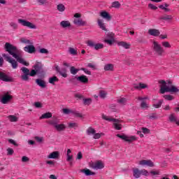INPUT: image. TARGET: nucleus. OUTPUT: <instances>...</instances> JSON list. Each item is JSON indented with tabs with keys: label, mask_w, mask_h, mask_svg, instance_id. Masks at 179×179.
<instances>
[{
	"label": "nucleus",
	"mask_w": 179,
	"mask_h": 179,
	"mask_svg": "<svg viewBox=\"0 0 179 179\" xmlns=\"http://www.w3.org/2000/svg\"><path fill=\"white\" fill-rule=\"evenodd\" d=\"M138 100H139V101H142L141 103V108H149V106L148 105V103H146V101H145V100H148V96H145V97H142V96H138Z\"/></svg>",
	"instance_id": "2eb2a0df"
},
{
	"label": "nucleus",
	"mask_w": 179,
	"mask_h": 179,
	"mask_svg": "<svg viewBox=\"0 0 179 179\" xmlns=\"http://www.w3.org/2000/svg\"><path fill=\"white\" fill-rule=\"evenodd\" d=\"M164 97L165 98V100H168L169 101L174 99V97L171 95H164Z\"/></svg>",
	"instance_id": "bf43d9fd"
},
{
	"label": "nucleus",
	"mask_w": 179,
	"mask_h": 179,
	"mask_svg": "<svg viewBox=\"0 0 179 179\" xmlns=\"http://www.w3.org/2000/svg\"><path fill=\"white\" fill-rule=\"evenodd\" d=\"M55 71H57V72L59 73L61 76H62L63 78H68V74L66 73V72H68V70H66V68L60 69L58 65H55Z\"/></svg>",
	"instance_id": "f8f14e48"
},
{
	"label": "nucleus",
	"mask_w": 179,
	"mask_h": 179,
	"mask_svg": "<svg viewBox=\"0 0 179 179\" xmlns=\"http://www.w3.org/2000/svg\"><path fill=\"white\" fill-rule=\"evenodd\" d=\"M17 22L21 24V26H24L25 27H29V29H37L36 24L23 19H18Z\"/></svg>",
	"instance_id": "39448f33"
},
{
	"label": "nucleus",
	"mask_w": 179,
	"mask_h": 179,
	"mask_svg": "<svg viewBox=\"0 0 179 179\" xmlns=\"http://www.w3.org/2000/svg\"><path fill=\"white\" fill-rule=\"evenodd\" d=\"M15 153V151L12 148L7 149V156H12Z\"/></svg>",
	"instance_id": "4d7b16f0"
},
{
	"label": "nucleus",
	"mask_w": 179,
	"mask_h": 179,
	"mask_svg": "<svg viewBox=\"0 0 179 179\" xmlns=\"http://www.w3.org/2000/svg\"><path fill=\"white\" fill-rule=\"evenodd\" d=\"M73 115H75V117H77L78 118H83V115L82 113H79L78 111L76 110H73Z\"/></svg>",
	"instance_id": "37998d69"
},
{
	"label": "nucleus",
	"mask_w": 179,
	"mask_h": 179,
	"mask_svg": "<svg viewBox=\"0 0 179 179\" xmlns=\"http://www.w3.org/2000/svg\"><path fill=\"white\" fill-rule=\"evenodd\" d=\"M106 96H107V92H106V91L104 90L99 91V97H101V99H106Z\"/></svg>",
	"instance_id": "49530a36"
},
{
	"label": "nucleus",
	"mask_w": 179,
	"mask_h": 179,
	"mask_svg": "<svg viewBox=\"0 0 179 179\" xmlns=\"http://www.w3.org/2000/svg\"><path fill=\"white\" fill-rule=\"evenodd\" d=\"M0 80H2L3 82H8V83L14 82V80L12 78V76L1 71H0Z\"/></svg>",
	"instance_id": "0eeeda50"
},
{
	"label": "nucleus",
	"mask_w": 179,
	"mask_h": 179,
	"mask_svg": "<svg viewBox=\"0 0 179 179\" xmlns=\"http://www.w3.org/2000/svg\"><path fill=\"white\" fill-rule=\"evenodd\" d=\"M52 117V113L48 112V113L43 114L41 116L40 119L41 120L48 119V118H51Z\"/></svg>",
	"instance_id": "c756f323"
},
{
	"label": "nucleus",
	"mask_w": 179,
	"mask_h": 179,
	"mask_svg": "<svg viewBox=\"0 0 179 179\" xmlns=\"http://www.w3.org/2000/svg\"><path fill=\"white\" fill-rule=\"evenodd\" d=\"M8 118L10 120V122H17V117L15 115H8Z\"/></svg>",
	"instance_id": "a19ab883"
},
{
	"label": "nucleus",
	"mask_w": 179,
	"mask_h": 179,
	"mask_svg": "<svg viewBox=\"0 0 179 179\" xmlns=\"http://www.w3.org/2000/svg\"><path fill=\"white\" fill-rule=\"evenodd\" d=\"M13 99V96L10 94H9V92H6L3 96L1 99V103L2 104H8L9 101H10Z\"/></svg>",
	"instance_id": "9b49d317"
},
{
	"label": "nucleus",
	"mask_w": 179,
	"mask_h": 179,
	"mask_svg": "<svg viewBox=\"0 0 179 179\" xmlns=\"http://www.w3.org/2000/svg\"><path fill=\"white\" fill-rule=\"evenodd\" d=\"M76 80L78 82H80V83H83L84 85H86L87 83H89V78L86 76L82 75L78 77H76Z\"/></svg>",
	"instance_id": "dca6fc26"
},
{
	"label": "nucleus",
	"mask_w": 179,
	"mask_h": 179,
	"mask_svg": "<svg viewBox=\"0 0 179 179\" xmlns=\"http://www.w3.org/2000/svg\"><path fill=\"white\" fill-rule=\"evenodd\" d=\"M24 51L29 54H34V52H36V48L33 44L28 45L24 48Z\"/></svg>",
	"instance_id": "4468645a"
},
{
	"label": "nucleus",
	"mask_w": 179,
	"mask_h": 179,
	"mask_svg": "<svg viewBox=\"0 0 179 179\" xmlns=\"http://www.w3.org/2000/svg\"><path fill=\"white\" fill-rule=\"evenodd\" d=\"M21 71L23 72L24 75H29L30 73V70L26 67H22Z\"/></svg>",
	"instance_id": "3c124183"
},
{
	"label": "nucleus",
	"mask_w": 179,
	"mask_h": 179,
	"mask_svg": "<svg viewBox=\"0 0 179 179\" xmlns=\"http://www.w3.org/2000/svg\"><path fill=\"white\" fill-rule=\"evenodd\" d=\"M150 173L152 175V176H159L160 175V172L159 171H151L150 172Z\"/></svg>",
	"instance_id": "0e129e2a"
},
{
	"label": "nucleus",
	"mask_w": 179,
	"mask_h": 179,
	"mask_svg": "<svg viewBox=\"0 0 179 179\" xmlns=\"http://www.w3.org/2000/svg\"><path fill=\"white\" fill-rule=\"evenodd\" d=\"M116 136L117 138H120V139H122V141H124L125 142H129V143H131V142H134V141H136V136H128L124 134H117Z\"/></svg>",
	"instance_id": "423d86ee"
},
{
	"label": "nucleus",
	"mask_w": 179,
	"mask_h": 179,
	"mask_svg": "<svg viewBox=\"0 0 179 179\" xmlns=\"http://www.w3.org/2000/svg\"><path fill=\"white\" fill-rule=\"evenodd\" d=\"M162 104H163V99H161L159 101L158 103H153L152 107H155V108H160Z\"/></svg>",
	"instance_id": "4c0bfd02"
},
{
	"label": "nucleus",
	"mask_w": 179,
	"mask_h": 179,
	"mask_svg": "<svg viewBox=\"0 0 179 179\" xmlns=\"http://www.w3.org/2000/svg\"><path fill=\"white\" fill-rule=\"evenodd\" d=\"M46 164H49V166H55V161L50 160V161H46Z\"/></svg>",
	"instance_id": "338daca9"
},
{
	"label": "nucleus",
	"mask_w": 179,
	"mask_h": 179,
	"mask_svg": "<svg viewBox=\"0 0 179 179\" xmlns=\"http://www.w3.org/2000/svg\"><path fill=\"white\" fill-rule=\"evenodd\" d=\"M98 26L103 30L104 31H107V28H106V24L103 22V20L98 19L97 20Z\"/></svg>",
	"instance_id": "bb28decb"
},
{
	"label": "nucleus",
	"mask_w": 179,
	"mask_h": 179,
	"mask_svg": "<svg viewBox=\"0 0 179 179\" xmlns=\"http://www.w3.org/2000/svg\"><path fill=\"white\" fill-rule=\"evenodd\" d=\"M159 83L164 85L160 89V93L162 94H164L166 92H169L170 93H178V92H179L178 88H177L176 86H171V87H167L164 80H159Z\"/></svg>",
	"instance_id": "f03ea898"
},
{
	"label": "nucleus",
	"mask_w": 179,
	"mask_h": 179,
	"mask_svg": "<svg viewBox=\"0 0 179 179\" xmlns=\"http://www.w3.org/2000/svg\"><path fill=\"white\" fill-rule=\"evenodd\" d=\"M10 27H11L13 30H17V29H19V25L15 22H10Z\"/></svg>",
	"instance_id": "f704fd0d"
},
{
	"label": "nucleus",
	"mask_w": 179,
	"mask_h": 179,
	"mask_svg": "<svg viewBox=\"0 0 179 179\" xmlns=\"http://www.w3.org/2000/svg\"><path fill=\"white\" fill-rule=\"evenodd\" d=\"M90 167L92 169H94L95 170H101V169H104V163L99 160V161H96V162L91 163Z\"/></svg>",
	"instance_id": "9d476101"
},
{
	"label": "nucleus",
	"mask_w": 179,
	"mask_h": 179,
	"mask_svg": "<svg viewBox=\"0 0 179 179\" xmlns=\"http://www.w3.org/2000/svg\"><path fill=\"white\" fill-rule=\"evenodd\" d=\"M8 142H9V143H11L12 145H14V146H16V147L19 146V145L16 143V141H15L12 138L8 139Z\"/></svg>",
	"instance_id": "e2e57ef3"
},
{
	"label": "nucleus",
	"mask_w": 179,
	"mask_h": 179,
	"mask_svg": "<svg viewBox=\"0 0 179 179\" xmlns=\"http://www.w3.org/2000/svg\"><path fill=\"white\" fill-rule=\"evenodd\" d=\"M162 45L163 47H164L165 48H171V45H170V43H169L168 41H164L162 43Z\"/></svg>",
	"instance_id": "8fccbe9b"
},
{
	"label": "nucleus",
	"mask_w": 179,
	"mask_h": 179,
	"mask_svg": "<svg viewBox=\"0 0 179 179\" xmlns=\"http://www.w3.org/2000/svg\"><path fill=\"white\" fill-rule=\"evenodd\" d=\"M152 48L154 52L159 57H163L164 54V49L162 47V45L159 43L157 41H154L152 43Z\"/></svg>",
	"instance_id": "20e7f679"
},
{
	"label": "nucleus",
	"mask_w": 179,
	"mask_h": 179,
	"mask_svg": "<svg viewBox=\"0 0 179 179\" xmlns=\"http://www.w3.org/2000/svg\"><path fill=\"white\" fill-rule=\"evenodd\" d=\"M133 176L135 177V178H139V177H141V171H139L138 169H134L133 170Z\"/></svg>",
	"instance_id": "7c9ffc66"
},
{
	"label": "nucleus",
	"mask_w": 179,
	"mask_h": 179,
	"mask_svg": "<svg viewBox=\"0 0 179 179\" xmlns=\"http://www.w3.org/2000/svg\"><path fill=\"white\" fill-rule=\"evenodd\" d=\"M83 103L85 106H90V104H92V99L89 98L83 99Z\"/></svg>",
	"instance_id": "de8ad7c7"
},
{
	"label": "nucleus",
	"mask_w": 179,
	"mask_h": 179,
	"mask_svg": "<svg viewBox=\"0 0 179 179\" xmlns=\"http://www.w3.org/2000/svg\"><path fill=\"white\" fill-rule=\"evenodd\" d=\"M104 41L109 45H113V43H114V39H105Z\"/></svg>",
	"instance_id": "052dcab7"
},
{
	"label": "nucleus",
	"mask_w": 179,
	"mask_h": 179,
	"mask_svg": "<svg viewBox=\"0 0 179 179\" xmlns=\"http://www.w3.org/2000/svg\"><path fill=\"white\" fill-rule=\"evenodd\" d=\"M37 2L38 5H43V6L48 3V1H47V0H37Z\"/></svg>",
	"instance_id": "864d4df0"
},
{
	"label": "nucleus",
	"mask_w": 179,
	"mask_h": 179,
	"mask_svg": "<svg viewBox=\"0 0 179 179\" xmlns=\"http://www.w3.org/2000/svg\"><path fill=\"white\" fill-rule=\"evenodd\" d=\"M115 123L113 124L114 128L116 129L117 131H120L122 128V125L120 124L121 122L120 120H118V122H114Z\"/></svg>",
	"instance_id": "473e14b6"
},
{
	"label": "nucleus",
	"mask_w": 179,
	"mask_h": 179,
	"mask_svg": "<svg viewBox=\"0 0 179 179\" xmlns=\"http://www.w3.org/2000/svg\"><path fill=\"white\" fill-rule=\"evenodd\" d=\"M117 103H119V104H122V106H125V104H127V99L120 98L117 99Z\"/></svg>",
	"instance_id": "79ce46f5"
},
{
	"label": "nucleus",
	"mask_w": 179,
	"mask_h": 179,
	"mask_svg": "<svg viewBox=\"0 0 179 179\" xmlns=\"http://www.w3.org/2000/svg\"><path fill=\"white\" fill-rule=\"evenodd\" d=\"M161 20H173V16L171 15H164L161 18Z\"/></svg>",
	"instance_id": "a18cd8bd"
},
{
	"label": "nucleus",
	"mask_w": 179,
	"mask_h": 179,
	"mask_svg": "<svg viewBox=\"0 0 179 179\" xmlns=\"http://www.w3.org/2000/svg\"><path fill=\"white\" fill-rule=\"evenodd\" d=\"M49 125H52L57 131V132H62L66 129V126L64 124H59V120L55 118L48 121Z\"/></svg>",
	"instance_id": "7ed1b4c3"
},
{
	"label": "nucleus",
	"mask_w": 179,
	"mask_h": 179,
	"mask_svg": "<svg viewBox=\"0 0 179 179\" xmlns=\"http://www.w3.org/2000/svg\"><path fill=\"white\" fill-rule=\"evenodd\" d=\"M102 119L106 121H113V122H118V120L114 118H108L104 114L102 115Z\"/></svg>",
	"instance_id": "72a5a7b5"
},
{
	"label": "nucleus",
	"mask_w": 179,
	"mask_h": 179,
	"mask_svg": "<svg viewBox=\"0 0 179 179\" xmlns=\"http://www.w3.org/2000/svg\"><path fill=\"white\" fill-rule=\"evenodd\" d=\"M134 87L137 90H141V89H146V87H148V85L140 83L138 84H134Z\"/></svg>",
	"instance_id": "5701e85b"
},
{
	"label": "nucleus",
	"mask_w": 179,
	"mask_h": 179,
	"mask_svg": "<svg viewBox=\"0 0 179 179\" xmlns=\"http://www.w3.org/2000/svg\"><path fill=\"white\" fill-rule=\"evenodd\" d=\"M169 120L170 122H176V125H179V120L176 116V113H171L169 117Z\"/></svg>",
	"instance_id": "6ab92c4d"
},
{
	"label": "nucleus",
	"mask_w": 179,
	"mask_h": 179,
	"mask_svg": "<svg viewBox=\"0 0 179 179\" xmlns=\"http://www.w3.org/2000/svg\"><path fill=\"white\" fill-rule=\"evenodd\" d=\"M148 8L150 9H151L152 10H157V6H155V4H152V3H149L148 4Z\"/></svg>",
	"instance_id": "13d9d810"
},
{
	"label": "nucleus",
	"mask_w": 179,
	"mask_h": 179,
	"mask_svg": "<svg viewBox=\"0 0 179 179\" xmlns=\"http://www.w3.org/2000/svg\"><path fill=\"white\" fill-rule=\"evenodd\" d=\"M148 34H150V36H154V37H157L160 36V31L156 29H150L148 30Z\"/></svg>",
	"instance_id": "aec40b11"
},
{
	"label": "nucleus",
	"mask_w": 179,
	"mask_h": 179,
	"mask_svg": "<svg viewBox=\"0 0 179 179\" xmlns=\"http://www.w3.org/2000/svg\"><path fill=\"white\" fill-rule=\"evenodd\" d=\"M101 17H103V19H105V20H107L108 22H110L111 20V15L108 12L103 10L100 13Z\"/></svg>",
	"instance_id": "f3484780"
},
{
	"label": "nucleus",
	"mask_w": 179,
	"mask_h": 179,
	"mask_svg": "<svg viewBox=\"0 0 179 179\" xmlns=\"http://www.w3.org/2000/svg\"><path fill=\"white\" fill-rule=\"evenodd\" d=\"M59 157V152L58 151L52 152L48 156V159H58Z\"/></svg>",
	"instance_id": "b1692460"
},
{
	"label": "nucleus",
	"mask_w": 179,
	"mask_h": 179,
	"mask_svg": "<svg viewBox=\"0 0 179 179\" xmlns=\"http://www.w3.org/2000/svg\"><path fill=\"white\" fill-rule=\"evenodd\" d=\"M29 74H24V75H22V76H21V79H22V80H25V81L29 80Z\"/></svg>",
	"instance_id": "680f3d73"
},
{
	"label": "nucleus",
	"mask_w": 179,
	"mask_h": 179,
	"mask_svg": "<svg viewBox=\"0 0 179 179\" xmlns=\"http://www.w3.org/2000/svg\"><path fill=\"white\" fill-rule=\"evenodd\" d=\"M69 52L71 55H78V50H76V49H75L73 48H69Z\"/></svg>",
	"instance_id": "e433bc0d"
},
{
	"label": "nucleus",
	"mask_w": 179,
	"mask_h": 179,
	"mask_svg": "<svg viewBox=\"0 0 179 179\" xmlns=\"http://www.w3.org/2000/svg\"><path fill=\"white\" fill-rule=\"evenodd\" d=\"M38 52H40V54H49V51L48 50H47L46 48H41L39 50H38Z\"/></svg>",
	"instance_id": "5fc2aeb1"
},
{
	"label": "nucleus",
	"mask_w": 179,
	"mask_h": 179,
	"mask_svg": "<svg viewBox=\"0 0 179 179\" xmlns=\"http://www.w3.org/2000/svg\"><path fill=\"white\" fill-rule=\"evenodd\" d=\"M69 128H78L79 127V124L76 122H69L68 123Z\"/></svg>",
	"instance_id": "c03bdc74"
},
{
	"label": "nucleus",
	"mask_w": 179,
	"mask_h": 179,
	"mask_svg": "<svg viewBox=\"0 0 179 179\" xmlns=\"http://www.w3.org/2000/svg\"><path fill=\"white\" fill-rule=\"evenodd\" d=\"M36 85H38V86H40V87H42V89L47 87L45 81H44L43 80H41L40 78H38L36 80Z\"/></svg>",
	"instance_id": "4be33fe9"
},
{
	"label": "nucleus",
	"mask_w": 179,
	"mask_h": 179,
	"mask_svg": "<svg viewBox=\"0 0 179 179\" xmlns=\"http://www.w3.org/2000/svg\"><path fill=\"white\" fill-rule=\"evenodd\" d=\"M59 79L57 78V76H53L52 78H49V83H50V85H55V82H59Z\"/></svg>",
	"instance_id": "2f4dec72"
},
{
	"label": "nucleus",
	"mask_w": 179,
	"mask_h": 179,
	"mask_svg": "<svg viewBox=\"0 0 179 179\" xmlns=\"http://www.w3.org/2000/svg\"><path fill=\"white\" fill-rule=\"evenodd\" d=\"M117 45L123 47V48H125L126 50H129V47H131V45L125 41L117 42Z\"/></svg>",
	"instance_id": "393cba45"
},
{
	"label": "nucleus",
	"mask_w": 179,
	"mask_h": 179,
	"mask_svg": "<svg viewBox=\"0 0 179 179\" xmlns=\"http://www.w3.org/2000/svg\"><path fill=\"white\" fill-rule=\"evenodd\" d=\"M57 9L59 12H65V6L62 3L57 5Z\"/></svg>",
	"instance_id": "c9c22d12"
},
{
	"label": "nucleus",
	"mask_w": 179,
	"mask_h": 179,
	"mask_svg": "<svg viewBox=\"0 0 179 179\" xmlns=\"http://www.w3.org/2000/svg\"><path fill=\"white\" fill-rule=\"evenodd\" d=\"M37 74V71L34 69H32L29 73V76H36Z\"/></svg>",
	"instance_id": "69168bd1"
},
{
	"label": "nucleus",
	"mask_w": 179,
	"mask_h": 179,
	"mask_svg": "<svg viewBox=\"0 0 179 179\" xmlns=\"http://www.w3.org/2000/svg\"><path fill=\"white\" fill-rule=\"evenodd\" d=\"M138 164L140 166H147L148 167H155V163L150 159H142L139 161Z\"/></svg>",
	"instance_id": "ddd939ff"
},
{
	"label": "nucleus",
	"mask_w": 179,
	"mask_h": 179,
	"mask_svg": "<svg viewBox=\"0 0 179 179\" xmlns=\"http://www.w3.org/2000/svg\"><path fill=\"white\" fill-rule=\"evenodd\" d=\"M73 110L68 108H63L64 114H72Z\"/></svg>",
	"instance_id": "6e6d98bb"
},
{
	"label": "nucleus",
	"mask_w": 179,
	"mask_h": 179,
	"mask_svg": "<svg viewBox=\"0 0 179 179\" xmlns=\"http://www.w3.org/2000/svg\"><path fill=\"white\" fill-rule=\"evenodd\" d=\"M87 45L88 47H92L94 48V50H99L104 48V44L103 43H94L93 41H87Z\"/></svg>",
	"instance_id": "6e6552de"
},
{
	"label": "nucleus",
	"mask_w": 179,
	"mask_h": 179,
	"mask_svg": "<svg viewBox=\"0 0 179 179\" xmlns=\"http://www.w3.org/2000/svg\"><path fill=\"white\" fill-rule=\"evenodd\" d=\"M141 176H145V177H148L149 176V172L146 169H142L140 171Z\"/></svg>",
	"instance_id": "09e8293b"
},
{
	"label": "nucleus",
	"mask_w": 179,
	"mask_h": 179,
	"mask_svg": "<svg viewBox=\"0 0 179 179\" xmlns=\"http://www.w3.org/2000/svg\"><path fill=\"white\" fill-rule=\"evenodd\" d=\"M95 132H96V130H94V129H93V127H89L87 129V135H94Z\"/></svg>",
	"instance_id": "58836bf2"
},
{
	"label": "nucleus",
	"mask_w": 179,
	"mask_h": 179,
	"mask_svg": "<svg viewBox=\"0 0 179 179\" xmlns=\"http://www.w3.org/2000/svg\"><path fill=\"white\" fill-rule=\"evenodd\" d=\"M34 70L36 71L38 75H41L44 73V69H43V66L41 64H36L34 66Z\"/></svg>",
	"instance_id": "a211bd4d"
},
{
	"label": "nucleus",
	"mask_w": 179,
	"mask_h": 179,
	"mask_svg": "<svg viewBox=\"0 0 179 179\" xmlns=\"http://www.w3.org/2000/svg\"><path fill=\"white\" fill-rule=\"evenodd\" d=\"M73 23L78 27H84L85 26H87V21H85L82 18H74Z\"/></svg>",
	"instance_id": "1a4fd4ad"
},
{
	"label": "nucleus",
	"mask_w": 179,
	"mask_h": 179,
	"mask_svg": "<svg viewBox=\"0 0 179 179\" xmlns=\"http://www.w3.org/2000/svg\"><path fill=\"white\" fill-rule=\"evenodd\" d=\"M35 140L38 141L39 143H41V142H43V137L35 136Z\"/></svg>",
	"instance_id": "774afa93"
},
{
	"label": "nucleus",
	"mask_w": 179,
	"mask_h": 179,
	"mask_svg": "<svg viewBox=\"0 0 179 179\" xmlns=\"http://www.w3.org/2000/svg\"><path fill=\"white\" fill-rule=\"evenodd\" d=\"M121 6V3L119 1H114L112 3V8H118Z\"/></svg>",
	"instance_id": "603ef678"
},
{
	"label": "nucleus",
	"mask_w": 179,
	"mask_h": 179,
	"mask_svg": "<svg viewBox=\"0 0 179 179\" xmlns=\"http://www.w3.org/2000/svg\"><path fill=\"white\" fill-rule=\"evenodd\" d=\"M80 172L85 173V176H94V174H96V173L92 172L90 169H81Z\"/></svg>",
	"instance_id": "c85d7f7f"
},
{
	"label": "nucleus",
	"mask_w": 179,
	"mask_h": 179,
	"mask_svg": "<svg viewBox=\"0 0 179 179\" xmlns=\"http://www.w3.org/2000/svg\"><path fill=\"white\" fill-rule=\"evenodd\" d=\"M4 48L6 51L10 54V55H12L13 58L6 54H3L2 57H4V59L7 62H9V64H11L13 69H16V68H17L19 66V64H22L25 66H29V62L24 61V59H23V52L19 50L16 46L9 43H6ZM13 58H15L17 61ZM17 62H19V64H17Z\"/></svg>",
	"instance_id": "f257e3e1"
},
{
	"label": "nucleus",
	"mask_w": 179,
	"mask_h": 179,
	"mask_svg": "<svg viewBox=\"0 0 179 179\" xmlns=\"http://www.w3.org/2000/svg\"><path fill=\"white\" fill-rule=\"evenodd\" d=\"M71 26V22L69 20H63L60 22V27L62 29H69Z\"/></svg>",
	"instance_id": "412c9836"
},
{
	"label": "nucleus",
	"mask_w": 179,
	"mask_h": 179,
	"mask_svg": "<svg viewBox=\"0 0 179 179\" xmlns=\"http://www.w3.org/2000/svg\"><path fill=\"white\" fill-rule=\"evenodd\" d=\"M104 71L113 72L114 71V64H107L104 66Z\"/></svg>",
	"instance_id": "a878e982"
},
{
	"label": "nucleus",
	"mask_w": 179,
	"mask_h": 179,
	"mask_svg": "<svg viewBox=\"0 0 179 179\" xmlns=\"http://www.w3.org/2000/svg\"><path fill=\"white\" fill-rule=\"evenodd\" d=\"M70 72L72 75H76L79 72V69L75 68V66H71L70 68Z\"/></svg>",
	"instance_id": "ea45409f"
},
{
	"label": "nucleus",
	"mask_w": 179,
	"mask_h": 179,
	"mask_svg": "<svg viewBox=\"0 0 179 179\" xmlns=\"http://www.w3.org/2000/svg\"><path fill=\"white\" fill-rule=\"evenodd\" d=\"M20 43H22V44H27L28 45L33 44V41H30L26 38H20Z\"/></svg>",
	"instance_id": "cd10ccee"
}]
</instances>
